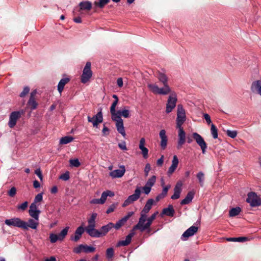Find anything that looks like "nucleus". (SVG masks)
Masks as SVG:
<instances>
[{"instance_id": "nucleus-1", "label": "nucleus", "mask_w": 261, "mask_h": 261, "mask_svg": "<svg viewBox=\"0 0 261 261\" xmlns=\"http://www.w3.org/2000/svg\"><path fill=\"white\" fill-rule=\"evenodd\" d=\"M246 202L249 203L251 207H256L261 205V199L253 192L248 193Z\"/></svg>"}, {"instance_id": "nucleus-2", "label": "nucleus", "mask_w": 261, "mask_h": 261, "mask_svg": "<svg viewBox=\"0 0 261 261\" xmlns=\"http://www.w3.org/2000/svg\"><path fill=\"white\" fill-rule=\"evenodd\" d=\"M91 64L90 62H87L83 70L82 74L81 76V81L83 84L88 82L92 75V71L91 70Z\"/></svg>"}, {"instance_id": "nucleus-3", "label": "nucleus", "mask_w": 261, "mask_h": 261, "mask_svg": "<svg viewBox=\"0 0 261 261\" xmlns=\"http://www.w3.org/2000/svg\"><path fill=\"white\" fill-rule=\"evenodd\" d=\"M147 87L152 93L155 94L167 95L171 92L170 87L166 86V88H160L156 85L152 84H148Z\"/></svg>"}, {"instance_id": "nucleus-4", "label": "nucleus", "mask_w": 261, "mask_h": 261, "mask_svg": "<svg viewBox=\"0 0 261 261\" xmlns=\"http://www.w3.org/2000/svg\"><path fill=\"white\" fill-rule=\"evenodd\" d=\"M6 225L9 226H15L21 228H26L25 222L21 220L19 218H14L10 219H6L5 221Z\"/></svg>"}, {"instance_id": "nucleus-5", "label": "nucleus", "mask_w": 261, "mask_h": 261, "mask_svg": "<svg viewBox=\"0 0 261 261\" xmlns=\"http://www.w3.org/2000/svg\"><path fill=\"white\" fill-rule=\"evenodd\" d=\"M186 120L185 111L181 105L177 106L176 126L180 127Z\"/></svg>"}, {"instance_id": "nucleus-6", "label": "nucleus", "mask_w": 261, "mask_h": 261, "mask_svg": "<svg viewBox=\"0 0 261 261\" xmlns=\"http://www.w3.org/2000/svg\"><path fill=\"white\" fill-rule=\"evenodd\" d=\"M177 99L175 93H172L169 96L166 105V112L169 113L175 108Z\"/></svg>"}, {"instance_id": "nucleus-7", "label": "nucleus", "mask_w": 261, "mask_h": 261, "mask_svg": "<svg viewBox=\"0 0 261 261\" xmlns=\"http://www.w3.org/2000/svg\"><path fill=\"white\" fill-rule=\"evenodd\" d=\"M141 194L140 188L137 187L135 190V192L133 194L129 196L128 198L124 201L122 204L123 207H125L134 201H137L140 197Z\"/></svg>"}, {"instance_id": "nucleus-8", "label": "nucleus", "mask_w": 261, "mask_h": 261, "mask_svg": "<svg viewBox=\"0 0 261 261\" xmlns=\"http://www.w3.org/2000/svg\"><path fill=\"white\" fill-rule=\"evenodd\" d=\"M192 136L196 143L200 147L202 153L204 154L207 148V144L203 138L197 133H193Z\"/></svg>"}, {"instance_id": "nucleus-9", "label": "nucleus", "mask_w": 261, "mask_h": 261, "mask_svg": "<svg viewBox=\"0 0 261 261\" xmlns=\"http://www.w3.org/2000/svg\"><path fill=\"white\" fill-rule=\"evenodd\" d=\"M147 213H144L143 212H141L140 217L139 219V221L136 225L134 226L133 230H139L141 232L144 231V229L143 228V225L145 224L144 223L146 221H147Z\"/></svg>"}, {"instance_id": "nucleus-10", "label": "nucleus", "mask_w": 261, "mask_h": 261, "mask_svg": "<svg viewBox=\"0 0 261 261\" xmlns=\"http://www.w3.org/2000/svg\"><path fill=\"white\" fill-rule=\"evenodd\" d=\"M88 121L89 122H91L93 124V127H97L98 124L100 123L103 121V116L101 110H100L95 115H94L92 117L88 116Z\"/></svg>"}, {"instance_id": "nucleus-11", "label": "nucleus", "mask_w": 261, "mask_h": 261, "mask_svg": "<svg viewBox=\"0 0 261 261\" xmlns=\"http://www.w3.org/2000/svg\"><path fill=\"white\" fill-rule=\"evenodd\" d=\"M23 111H14L11 113L9 122V126L13 128L16 124L17 120L21 117Z\"/></svg>"}, {"instance_id": "nucleus-12", "label": "nucleus", "mask_w": 261, "mask_h": 261, "mask_svg": "<svg viewBox=\"0 0 261 261\" xmlns=\"http://www.w3.org/2000/svg\"><path fill=\"white\" fill-rule=\"evenodd\" d=\"M177 128H179V132H178V144L177 146V149L179 150L181 148L183 144L186 142V133L185 131L183 129V128L181 127V126L180 127H177Z\"/></svg>"}, {"instance_id": "nucleus-13", "label": "nucleus", "mask_w": 261, "mask_h": 261, "mask_svg": "<svg viewBox=\"0 0 261 261\" xmlns=\"http://www.w3.org/2000/svg\"><path fill=\"white\" fill-rule=\"evenodd\" d=\"M251 91L261 96V80L253 82L250 87Z\"/></svg>"}, {"instance_id": "nucleus-14", "label": "nucleus", "mask_w": 261, "mask_h": 261, "mask_svg": "<svg viewBox=\"0 0 261 261\" xmlns=\"http://www.w3.org/2000/svg\"><path fill=\"white\" fill-rule=\"evenodd\" d=\"M158 214V212H156L153 214L150 217H148L147 219V222L143 225L144 231H147V233H150L151 231L150 226L152 223L153 221L155 219L156 215Z\"/></svg>"}, {"instance_id": "nucleus-15", "label": "nucleus", "mask_w": 261, "mask_h": 261, "mask_svg": "<svg viewBox=\"0 0 261 261\" xmlns=\"http://www.w3.org/2000/svg\"><path fill=\"white\" fill-rule=\"evenodd\" d=\"M125 172L124 166L120 167V169L112 171L110 173V175L113 178H120L123 176Z\"/></svg>"}, {"instance_id": "nucleus-16", "label": "nucleus", "mask_w": 261, "mask_h": 261, "mask_svg": "<svg viewBox=\"0 0 261 261\" xmlns=\"http://www.w3.org/2000/svg\"><path fill=\"white\" fill-rule=\"evenodd\" d=\"M135 230L133 229L130 231V232L126 237L125 240H122L118 243V246H125L129 245L132 241V237L135 235Z\"/></svg>"}, {"instance_id": "nucleus-17", "label": "nucleus", "mask_w": 261, "mask_h": 261, "mask_svg": "<svg viewBox=\"0 0 261 261\" xmlns=\"http://www.w3.org/2000/svg\"><path fill=\"white\" fill-rule=\"evenodd\" d=\"M145 143V140L144 138H141L139 148L142 151V154L144 159H147L148 158V149L144 146Z\"/></svg>"}, {"instance_id": "nucleus-18", "label": "nucleus", "mask_w": 261, "mask_h": 261, "mask_svg": "<svg viewBox=\"0 0 261 261\" xmlns=\"http://www.w3.org/2000/svg\"><path fill=\"white\" fill-rule=\"evenodd\" d=\"M84 229L83 226H79L77 228L75 231L74 236H72L70 237V240L75 242H77L81 238L82 234L84 233Z\"/></svg>"}, {"instance_id": "nucleus-19", "label": "nucleus", "mask_w": 261, "mask_h": 261, "mask_svg": "<svg viewBox=\"0 0 261 261\" xmlns=\"http://www.w3.org/2000/svg\"><path fill=\"white\" fill-rule=\"evenodd\" d=\"M160 137L161 139V147L162 148V149H165L166 147H167V141H168V139H167V137L166 135V131L165 129H162L160 132Z\"/></svg>"}, {"instance_id": "nucleus-20", "label": "nucleus", "mask_w": 261, "mask_h": 261, "mask_svg": "<svg viewBox=\"0 0 261 261\" xmlns=\"http://www.w3.org/2000/svg\"><path fill=\"white\" fill-rule=\"evenodd\" d=\"M181 186L182 184L181 182H178L176 184L174 189V194L172 195L171 197L172 199H177L180 197V194L181 192Z\"/></svg>"}, {"instance_id": "nucleus-21", "label": "nucleus", "mask_w": 261, "mask_h": 261, "mask_svg": "<svg viewBox=\"0 0 261 261\" xmlns=\"http://www.w3.org/2000/svg\"><path fill=\"white\" fill-rule=\"evenodd\" d=\"M116 122V126L117 129V131L121 134L123 137H125L126 135L124 126H123V121L122 119H119L117 120H113Z\"/></svg>"}, {"instance_id": "nucleus-22", "label": "nucleus", "mask_w": 261, "mask_h": 261, "mask_svg": "<svg viewBox=\"0 0 261 261\" xmlns=\"http://www.w3.org/2000/svg\"><path fill=\"white\" fill-rule=\"evenodd\" d=\"M179 161L177 158V156L175 155L173 156V160L172 161V165L169 167V170L168 171V174L169 175L172 174L176 170Z\"/></svg>"}, {"instance_id": "nucleus-23", "label": "nucleus", "mask_w": 261, "mask_h": 261, "mask_svg": "<svg viewBox=\"0 0 261 261\" xmlns=\"http://www.w3.org/2000/svg\"><path fill=\"white\" fill-rule=\"evenodd\" d=\"M198 230V227L195 226H192L186 230L182 235L184 238H189L193 236Z\"/></svg>"}, {"instance_id": "nucleus-24", "label": "nucleus", "mask_w": 261, "mask_h": 261, "mask_svg": "<svg viewBox=\"0 0 261 261\" xmlns=\"http://www.w3.org/2000/svg\"><path fill=\"white\" fill-rule=\"evenodd\" d=\"M86 232L91 237L100 238L101 234L99 230L96 229L95 227H92L89 229H85Z\"/></svg>"}, {"instance_id": "nucleus-25", "label": "nucleus", "mask_w": 261, "mask_h": 261, "mask_svg": "<svg viewBox=\"0 0 261 261\" xmlns=\"http://www.w3.org/2000/svg\"><path fill=\"white\" fill-rule=\"evenodd\" d=\"M114 226V224L110 222L107 225L102 226L99 229L101 237L105 236Z\"/></svg>"}, {"instance_id": "nucleus-26", "label": "nucleus", "mask_w": 261, "mask_h": 261, "mask_svg": "<svg viewBox=\"0 0 261 261\" xmlns=\"http://www.w3.org/2000/svg\"><path fill=\"white\" fill-rule=\"evenodd\" d=\"M175 213V210L172 205H169L168 207L164 208L161 215H165L169 217H173Z\"/></svg>"}, {"instance_id": "nucleus-27", "label": "nucleus", "mask_w": 261, "mask_h": 261, "mask_svg": "<svg viewBox=\"0 0 261 261\" xmlns=\"http://www.w3.org/2000/svg\"><path fill=\"white\" fill-rule=\"evenodd\" d=\"M157 77L159 80L163 83L164 85V88H166V86L169 87L168 85V77L166 75L159 72L157 75Z\"/></svg>"}, {"instance_id": "nucleus-28", "label": "nucleus", "mask_w": 261, "mask_h": 261, "mask_svg": "<svg viewBox=\"0 0 261 261\" xmlns=\"http://www.w3.org/2000/svg\"><path fill=\"white\" fill-rule=\"evenodd\" d=\"M70 81V79L68 77H65L62 79L58 85V90L59 92L61 94L63 91L65 85Z\"/></svg>"}, {"instance_id": "nucleus-29", "label": "nucleus", "mask_w": 261, "mask_h": 261, "mask_svg": "<svg viewBox=\"0 0 261 261\" xmlns=\"http://www.w3.org/2000/svg\"><path fill=\"white\" fill-rule=\"evenodd\" d=\"M194 195V193L193 192H189L187 194L186 197L181 201L180 204L185 205L189 204L190 202L192 201V199H193Z\"/></svg>"}, {"instance_id": "nucleus-30", "label": "nucleus", "mask_w": 261, "mask_h": 261, "mask_svg": "<svg viewBox=\"0 0 261 261\" xmlns=\"http://www.w3.org/2000/svg\"><path fill=\"white\" fill-rule=\"evenodd\" d=\"M97 217V214L93 213L92 214L90 218L88 220V225L86 227V229H89L90 228H93L95 227V219Z\"/></svg>"}, {"instance_id": "nucleus-31", "label": "nucleus", "mask_w": 261, "mask_h": 261, "mask_svg": "<svg viewBox=\"0 0 261 261\" xmlns=\"http://www.w3.org/2000/svg\"><path fill=\"white\" fill-rule=\"evenodd\" d=\"M154 201L153 199H149L147 201L144 208L141 211V212H143L144 213L148 214L150 209L151 208L153 204Z\"/></svg>"}, {"instance_id": "nucleus-32", "label": "nucleus", "mask_w": 261, "mask_h": 261, "mask_svg": "<svg viewBox=\"0 0 261 261\" xmlns=\"http://www.w3.org/2000/svg\"><path fill=\"white\" fill-rule=\"evenodd\" d=\"M79 6L81 10L89 11L92 8V4L89 1H83L79 4Z\"/></svg>"}, {"instance_id": "nucleus-33", "label": "nucleus", "mask_w": 261, "mask_h": 261, "mask_svg": "<svg viewBox=\"0 0 261 261\" xmlns=\"http://www.w3.org/2000/svg\"><path fill=\"white\" fill-rule=\"evenodd\" d=\"M38 225V222H35L33 219H30L28 221V223L25 222L26 228H23V229L28 230L29 227L35 229L37 228Z\"/></svg>"}, {"instance_id": "nucleus-34", "label": "nucleus", "mask_w": 261, "mask_h": 261, "mask_svg": "<svg viewBox=\"0 0 261 261\" xmlns=\"http://www.w3.org/2000/svg\"><path fill=\"white\" fill-rule=\"evenodd\" d=\"M121 112L122 110H119L117 111H116V109L115 110L114 112H111V115H112V119L113 120H117L119 119H122L121 116Z\"/></svg>"}, {"instance_id": "nucleus-35", "label": "nucleus", "mask_w": 261, "mask_h": 261, "mask_svg": "<svg viewBox=\"0 0 261 261\" xmlns=\"http://www.w3.org/2000/svg\"><path fill=\"white\" fill-rule=\"evenodd\" d=\"M241 212V208L240 207H236L231 208L229 212L230 217H235L238 215Z\"/></svg>"}, {"instance_id": "nucleus-36", "label": "nucleus", "mask_w": 261, "mask_h": 261, "mask_svg": "<svg viewBox=\"0 0 261 261\" xmlns=\"http://www.w3.org/2000/svg\"><path fill=\"white\" fill-rule=\"evenodd\" d=\"M28 105L30 107L31 110H33L36 109L38 103L36 101L35 98L30 97L28 102Z\"/></svg>"}, {"instance_id": "nucleus-37", "label": "nucleus", "mask_w": 261, "mask_h": 261, "mask_svg": "<svg viewBox=\"0 0 261 261\" xmlns=\"http://www.w3.org/2000/svg\"><path fill=\"white\" fill-rule=\"evenodd\" d=\"M105 196H104V195L101 194V196L100 199H93L92 200H91L90 201V203L95 204H102L106 201L105 200Z\"/></svg>"}, {"instance_id": "nucleus-38", "label": "nucleus", "mask_w": 261, "mask_h": 261, "mask_svg": "<svg viewBox=\"0 0 261 261\" xmlns=\"http://www.w3.org/2000/svg\"><path fill=\"white\" fill-rule=\"evenodd\" d=\"M73 138L71 136H65L62 137L60 141V143L61 144H66L72 141Z\"/></svg>"}, {"instance_id": "nucleus-39", "label": "nucleus", "mask_w": 261, "mask_h": 261, "mask_svg": "<svg viewBox=\"0 0 261 261\" xmlns=\"http://www.w3.org/2000/svg\"><path fill=\"white\" fill-rule=\"evenodd\" d=\"M196 177L197 179H198L199 183L201 187H203L204 185V174L202 172H198L197 175Z\"/></svg>"}, {"instance_id": "nucleus-40", "label": "nucleus", "mask_w": 261, "mask_h": 261, "mask_svg": "<svg viewBox=\"0 0 261 261\" xmlns=\"http://www.w3.org/2000/svg\"><path fill=\"white\" fill-rule=\"evenodd\" d=\"M29 215L34 219L36 220H38L39 219V215L40 213V210L37 211H33L32 210H29Z\"/></svg>"}, {"instance_id": "nucleus-41", "label": "nucleus", "mask_w": 261, "mask_h": 261, "mask_svg": "<svg viewBox=\"0 0 261 261\" xmlns=\"http://www.w3.org/2000/svg\"><path fill=\"white\" fill-rule=\"evenodd\" d=\"M156 177L155 175L152 176L148 179L145 185L151 188L156 181Z\"/></svg>"}, {"instance_id": "nucleus-42", "label": "nucleus", "mask_w": 261, "mask_h": 261, "mask_svg": "<svg viewBox=\"0 0 261 261\" xmlns=\"http://www.w3.org/2000/svg\"><path fill=\"white\" fill-rule=\"evenodd\" d=\"M99 2H95L94 4L95 6L100 8H102L104 7V6L108 4L110 0H99Z\"/></svg>"}, {"instance_id": "nucleus-43", "label": "nucleus", "mask_w": 261, "mask_h": 261, "mask_svg": "<svg viewBox=\"0 0 261 261\" xmlns=\"http://www.w3.org/2000/svg\"><path fill=\"white\" fill-rule=\"evenodd\" d=\"M211 131L212 135L214 139L218 138V129L217 127L214 124H211Z\"/></svg>"}, {"instance_id": "nucleus-44", "label": "nucleus", "mask_w": 261, "mask_h": 261, "mask_svg": "<svg viewBox=\"0 0 261 261\" xmlns=\"http://www.w3.org/2000/svg\"><path fill=\"white\" fill-rule=\"evenodd\" d=\"M83 251L85 253L93 252L95 250V248L92 246H89L87 245H83Z\"/></svg>"}, {"instance_id": "nucleus-45", "label": "nucleus", "mask_w": 261, "mask_h": 261, "mask_svg": "<svg viewBox=\"0 0 261 261\" xmlns=\"http://www.w3.org/2000/svg\"><path fill=\"white\" fill-rule=\"evenodd\" d=\"M228 241L243 242L247 240L245 237L229 238L227 239Z\"/></svg>"}, {"instance_id": "nucleus-46", "label": "nucleus", "mask_w": 261, "mask_h": 261, "mask_svg": "<svg viewBox=\"0 0 261 261\" xmlns=\"http://www.w3.org/2000/svg\"><path fill=\"white\" fill-rule=\"evenodd\" d=\"M69 163L71 166L79 167L81 165V163L77 159H71L69 160Z\"/></svg>"}, {"instance_id": "nucleus-47", "label": "nucleus", "mask_w": 261, "mask_h": 261, "mask_svg": "<svg viewBox=\"0 0 261 261\" xmlns=\"http://www.w3.org/2000/svg\"><path fill=\"white\" fill-rule=\"evenodd\" d=\"M114 254V250L113 248H109L106 251V256L108 258H111Z\"/></svg>"}, {"instance_id": "nucleus-48", "label": "nucleus", "mask_w": 261, "mask_h": 261, "mask_svg": "<svg viewBox=\"0 0 261 261\" xmlns=\"http://www.w3.org/2000/svg\"><path fill=\"white\" fill-rule=\"evenodd\" d=\"M125 222L122 219L119 220L115 224L113 227H114L116 229L118 230L120 228L121 226H122Z\"/></svg>"}, {"instance_id": "nucleus-49", "label": "nucleus", "mask_w": 261, "mask_h": 261, "mask_svg": "<svg viewBox=\"0 0 261 261\" xmlns=\"http://www.w3.org/2000/svg\"><path fill=\"white\" fill-rule=\"evenodd\" d=\"M50 242L51 243H56L58 240H59V239L58 237V235L54 233H50L49 235Z\"/></svg>"}, {"instance_id": "nucleus-50", "label": "nucleus", "mask_w": 261, "mask_h": 261, "mask_svg": "<svg viewBox=\"0 0 261 261\" xmlns=\"http://www.w3.org/2000/svg\"><path fill=\"white\" fill-rule=\"evenodd\" d=\"M237 131L236 130H227L226 131V134L228 136L231 138H234L237 137Z\"/></svg>"}, {"instance_id": "nucleus-51", "label": "nucleus", "mask_w": 261, "mask_h": 261, "mask_svg": "<svg viewBox=\"0 0 261 261\" xmlns=\"http://www.w3.org/2000/svg\"><path fill=\"white\" fill-rule=\"evenodd\" d=\"M102 195H104V196H105V200L106 201L108 196L113 197V196H114V193L113 192H112V191H109V190H107L106 191L103 192L102 193Z\"/></svg>"}, {"instance_id": "nucleus-52", "label": "nucleus", "mask_w": 261, "mask_h": 261, "mask_svg": "<svg viewBox=\"0 0 261 261\" xmlns=\"http://www.w3.org/2000/svg\"><path fill=\"white\" fill-rule=\"evenodd\" d=\"M30 91V88L28 86L23 88L22 92L20 94L19 96L21 97H24Z\"/></svg>"}, {"instance_id": "nucleus-53", "label": "nucleus", "mask_w": 261, "mask_h": 261, "mask_svg": "<svg viewBox=\"0 0 261 261\" xmlns=\"http://www.w3.org/2000/svg\"><path fill=\"white\" fill-rule=\"evenodd\" d=\"M170 187H171V186L170 185H167V186H166L164 187V188L163 189V191H162V193H161V194L164 197L166 196V195H167L168 191L169 189L170 188Z\"/></svg>"}, {"instance_id": "nucleus-54", "label": "nucleus", "mask_w": 261, "mask_h": 261, "mask_svg": "<svg viewBox=\"0 0 261 261\" xmlns=\"http://www.w3.org/2000/svg\"><path fill=\"white\" fill-rule=\"evenodd\" d=\"M69 172H66L65 173L62 174L60 176V178L63 180H67L69 179Z\"/></svg>"}, {"instance_id": "nucleus-55", "label": "nucleus", "mask_w": 261, "mask_h": 261, "mask_svg": "<svg viewBox=\"0 0 261 261\" xmlns=\"http://www.w3.org/2000/svg\"><path fill=\"white\" fill-rule=\"evenodd\" d=\"M42 194L39 193L35 197L34 203H36L37 202H41L42 200Z\"/></svg>"}, {"instance_id": "nucleus-56", "label": "nucleus", "mask_w": 261, "mask_h": 261, "mask_svg": "<svg viewBox=\"0 0 261 261\" xmlns=\"http://www.w3.org/2000/svg\"><path fill=\"white\" fill-rule=\"evenodd\" d=\"M16 193V189L15 187H12L11 189L8 191V195L11 197H14Z\"/></svg>"}, {"instance_id": "nucleus-57", "label": "nucleus", "mask_w": 261, "mask_h": 261, "mask_svg": "<svg viewBox=\"0 0 261 261\" xmlns=\"http://www.w3.org/2000/svg\"><path fill=\"white\" fill-rule=\"evenodd\" d=\"M28 206V202L27 201H25L22 203L21 205H18L17 208L19 210H21L22 211H24Z\"/></svg>"}, {"instance_id": "nucleus-58", "label": "nucleus", "mask_w": 261, "mask_h": 261, "mask_svg": "<svg viewBox=\"0 0 261 261\" xmlns=\"http://www.w3.org/2000/svg\"><path fill=\"white\" fill-rule=\"evenodd\" d=\"M83 245L81 244V245H80L77 247L74 248V250H73L74 252L77 253V254L80 253L81 252L83 251Z\"/></svg>"}, {"instance_id": "nucleus-59", "label": "nucleus", "mask_w": 261, "mask_h": 261, "mask_svg": "<svg viewBox=\"0 0 261 261\" xmlns=\"http://www.w3.org/2000/svg\"><path fill=\"white\" fill-rule=\"evenodd\" d=\"M117 207V204H113L111 205L106 211L107 214H110L114 211L115 209Z\"/></svg>"}, {"instance_id": "nucleus-60", "label": "nucleus", "mask_w": 261, "mask_h": 261, "mask_svg": "<svg viewBox=\"0 0 261 261\" xmlns=\"http://www.w3.org/2000/svg\"><path fill=\"white\" fill-rule=\"evenodd\" d=\"M150 165L148 163L146 164L144 168L145 176L146 177L148 175V173L150 170Z\"/></svg>"}, {"instance_id": "nucleus-61", "label": "nucleus", "mask_w": 261, "mask_h": 261, "mask_svg": "<svg viewBox=\"0 0 261 261\" xmlns=\"http://www.w3.org/2000/svg\"><path fill=\"white\" fill-rule=\"evenodd\" d=\"M118 100H115L112 103L111 108H110V112H114L116 109V107L118 105Z\"/></svg>"}, {"instance_id": "nucleus-62", "label": "nucleus", "mask_w": 261, "mask_h": 261, "mask_svg": "<svg viewBox=\"0 0 261 261\" xmlns=\"http://www.w3.org/2000/svg\"><path fill=\"white\" fill-rule=\"evenodd\" d=\"M134 213L133 212H129L122 219L126 222L128 220V219L134 215Z\"/></svg>"}, {"instance_id": "nucleus-63", "label": "nucleus", "mask_w": 261, "mask_h": 261, "mask_svg": "<svg viewBox=\"0 0 261 261\" xmlns=\"http://www.w3.org/2000/svg\"><path fill=\"white\" fill-rule=\"evenodd\" d=\"M121 114L124 118H128L129 117V111L128 110H122Z\"/></svg>"}, {"instance_id": "nucleus-64", "label": "nucleus", "mask_w": 261, "mask_h": 261, "mask_svg": "<svg viewBox=\"0 0 261 261\" xmlns=\"http://www.w3.org/2000/svg\"><path fill=\"white\" fill-rule=\"evenodd\" d=\"M142 189H143V190L144 193L145 194H146V195H148V194L150 193V191H151V188H150V187H148V186H146V185H145V186L143 187V188H142Z\"/></svg>"}]
</instances>
